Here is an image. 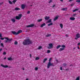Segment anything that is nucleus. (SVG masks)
<instances>
[{
	"mask_svg": "<svg viewBox=\"0 0 80 80\" xmlns=\"http://www.w3.org/2000/svg\"><path fill=\"white\" fill-rule=\"evenodd\" d=\"M33 43V41L30 40V39H28L24 40L23 42V45H30Z\"/></svg>",
	"mask_w": 80,
	"mask_h": 80,
	"instance_id": "1",
	"label": "nucleus"
},
{
	"mask_svg": "<svg viewBox=\"0 0 80 80\" xmlns=\"http://www.w3.org/2000/svg\"><path fill=\"white\" fill-rule=\"evenodd\" d=\"M52 60V58H50L49 60V62H48V64L47 65V68H50V66H54V65L53 64V63H51V62L50 61Z\"/></svg>",
	"mask_w": 80,
	"mask_h": 80,
	"instance_id": "2",
	"label": "nucleus"
},
{
	"mask_svg": "<svg viewBox=\"0 0 80 80\" xmlns=\"http://www.w3.org/2000/svg\"><path fill=\"white\" fill-rule=\"evenodd\" d=\"M22 32V31L21 30L18 31V32H17L14 31H11V32L12 33V34H13V35H18V34H19V33H20Z\"/></svg>",
	"mask_w": 80,
	"mask_h": 80,
	"instance_id": "3",
	"label": "nucleus"
},
{
	"mask_svg": "<svg viewBox=\"0 0 80 80\" xmlns=\"http://www.w3.org/2000/svg\"><path fill=\"white\" fill-rule=\"evenodd\" d=\"M22 14H19L18 15V16H16L15 17V18L16 20H20L21 18H22Z\"/></svg>",
	"mask_w": 80,
	"mask_h": 80,
	"instance_id": "4",
	"label": "nucleus"
},
{
	"mask_svg": "<svg viewBox=\"0 0 80 80\" xmlns=\"http://www.w3.org/2000/svg\"><path fill=\"white\" fill-rule=\"evenodd\" d=\"M4 38L5 39H6V40H8V41L9 42H10L12 40V38L9 39L8 38V37H4Z\"/></svg>",
	"mask_w": 80,
	"mask_h": 80,
	"instance_id": "5",
	"label": "nucleus"
},
{
	"mask_svg": "<svg viewBox=\"0 0 80 80\" xmlns=\"http://www.w3.org/2000/svg\"><path fill=\"white\" fill-rule=\"evenodd\" d=\"M49 47L48 48L49 49H51L52 48H53V44L52 43H50L49 44Z\"/></svg>",
	"mask_w": 80,
	"mask_h": 80,
	"instance_id": "6",
	"label": "nucleus"
},
{
	"mask_svg": "<svg viewBox=\"0 0 80 80\" xmlns=\"http://www.w3.org/2000/svg\"><path fill=\"white\" fill-rule=\"evenodd\" d=\"M34 25H35L33 24H30L29 25L27 26L26 27L28 28H30V27H34Z\"/></svg>",
	"mask_w": 80,
	"mask_h": 80,
	"instance_id": "7",
	"label": "nucleus"
},
{
	"mask_svg": "<svg viewBox=\"0 0 80 80\" xmlns=\"http://www.w3.org/2000/svg\"><path fill=\"white\" fill-rule=\"evenodd\" d=\"M1 67H4V68H8V65H4L3 64H1Z\"/></svg>",
	"mask_w": 80,
	"mask_h": 80,
	"instance_id": "8",
	"label": "nucleus"
},
{
	"mask_svg": "<svg viewBox=\"0 0 80 80\" xmlns=\"http://www.w3.org/2000/svg\"><path fill=\"white\" fill-rule=\"evenodd\" d=\"M75 18L73 17H71L70 18V20H72V21H74L75 20Z\"/></svg>",
	"mask_w": 80,
	"mask_h": 80,
	"instance_id": "9",
	"label": "nucleus"
},
{
	"mask_svg": "<svg viewBox=\"0 0 80 80\" xmlns=\"http://www.w3.org/2000/svg\"><path fill=\"white\" fill-rule=\"evenodd\" d=\"M76 37L77 38H80V34L79 33H77L76 35Z\"/></svg>",
	"mask_w": 80,
	"mask_h": 80,
	"instance_id": "10",
	"label": "nucleus"
},
{
	"mask_svg": "<svg viewBox=\"0 0 80 80\" xmlns=\"http://www.w3.org/2000/svg\"><path fill=\"white\" fill-rule=\"evenodd\" d=\"M25 8V6L24 4H22L21 5L22 9H24Z\"/></svg>",
	"mask_w": 80,
	"mask_h": 80,
	"instance_id": "11",
	"label": "nucleus"
},
{
	"mask_svg": "<svg viewBox=\"0 0 80 80\" xmlns=\"http://www.w3.org/2000/svg\"><path fill=\"white\" fill-rule=\"evenodd\" d=\"M45 25H46V24H45V23H44L41 25L40 27H41V28H42V27H43L44 26H45Z\"/></svg>",
	"mask_w": 80,
	"mask_h": 80,
	"instance_id": "12",
	"label": "nucleus"
},
{
	"mask_svg": "<svg viewBox=\"0 0 80 80\" xmlns=\"http://www.w3.org/2000/svg\"><path fill=\"white\" fill-rule=\"evenodd\" d=\"M64 50H65V48H61L59 49V52H62V51H63Z\"/></svg>",
	"mask_w": 80,
	"mask_h": 80,
	"instance_id": "13",
	"label": "nucleus"
},
{
	"mask_svg": "<svg viewBox=\"0 0 80 80\" xmlns=\"http://www.w3.org/2000/svg\"><path fill=\"white\" fill-rule=\"evenodd\" d=\"M50 19V17L46 16L45 18V20H48V19Z\"/></svg>",
	"mask_w": 80,
	"mask_h": 80,
	"instance_id": "14",
	"label": "nucleus"
},
{
	"mask_svg": "<svg viewBox=\"0 0 80 80\" xmlns=\"http://www.w3.org/2000/svg\"><path fill=\"white\" fill-rule=\"evenodd\" d=\"M46 23H52V19H50Z\"/></svg>",
	"mask_w": 80,
	"mask_h": 80,
	"instance_id": "15",
	"label": "nucleus"
},
{
	"mask_svg": "<svg viewBox=\"0 0 80 80\" xmlns=\"http://www.w3.org/2000/svg\"><path fill=\"white\" fill-rule=\"evenodd\" d=\"M8 60L10 61H12V60H13V59H12V58L11 57H10L8 58Z\"/></svg>",
	"mask_w": 80,
	"mask_h": 80,
	"instance_id": "16",
	"label": "nucleus"
},
{
	"mask_svg": "<svg viewBox=\"0 0 80 80\" xmlns=\"http://www.w3.org/2000/svg\"><path fill=\"white\" fill-rule=\"evenodd\" d=\"M58 18V17H55L54 18V21H55L56 20H57V19Z\"/></svg>",
	"mask_w": 80,
	"mask_h": 80,
	"instance_id": "17",
	"label": "nucleus"
},
{
	"mask_svg": "<svg viewBox=\"0 0 80 80\" xmlns=\"http://www.w3.org/2000/svg\"><path fill=\"white\" fill-rule=\"evenodd\" d=\"M42 20H43V19H38L37 20V22H41L42 21Z\"/></svg>",
	"mask_w": 80,
	"mask_h": 80,
	"instance_id": "18",
	"label": "nucleus"
},
{
	"mask_svg": "<svg viewBox=\"0 0 80 80\" xmlns=\"http://www.w3.org/2000/svg\"><path fill=\"white\" fill-rule=\"evenodd\" d=\"M19 10H20V9L19 8H17V7L15 9V10H16V11Z\"/></svg>",
	"mask_w": 80,
	"mask_h": 80,
	"instance_id": "19",
	"label": "nucleus"
},
{
	"mask_svg": "<svg viewBox=\"0 0 80 80\" xmlns=\"http://www.w3.org/2000/svg\"><path fill=\"white\" fill-rule=\"evenodd\" d=\"M60 47H61V45H59L56 47V48L57 49H58V48H60Z\"/></svg>",
	"mask_w": 80,
	"mask_h": 80,
	"instance_id": "20",
	"label": "nucleus"
},
{
	"mask_svg": "<svg viewBox=\"0 0 80 80\" xmlns=\"http://www.w3.org/2000/svg\"><path fill=\"white\" fill-rule=\"evenodd\" d=\"M51 35H51V34H48L46 36V37H50Z\"/></svg>",
	"mask_w": 80,
	"mask_h": 80,
	"instance_id": "21",
	"label": "nucleus"
},
{
	"mask_svg": "<svg viewBox=\"0 0 80 80\" xmlns=\"http://www.w3.org/2000/svg\"><path fill=\"white\" fill-rule=\"evenodd\" d=\"M11 21L12 22H13V23H14V22H15V20L14 19H11Z\"/></svg>",
	"mask_w": 80,
	"mask_h": 80,
	"instance_id": "22",
	"label": "nucleus"
},
{
	"mask_svg": "<svg viewBox=\"0 0 80 80\" xmlns=\"http://www.w3.org/2000/svg\"><path fill=\"white\" fill-rule=\"evenodd\" d=\"M47 58H46L44 59L43 60V62L45 63V61H47Z\"/></svg>",
	"mask_w": 80,
	"mask_h": 80,
	"instance_id": "23",
	"label": "nucleus"
},
{
	"mask_svg": "<svg viewBox=\"0 0 80 80\" xmlns=\"http://www.w3.org/2000/svg\"><path fill=\"white\" fill-rule=\"evenodd\" d=\"M60 27L61 28H63V24H62V23L60 24Z\"/></svg>",
	"mask_w": 80,
	"mask_h": 80,
	"instance_id": "24",
	"label": "nucleus"
},
{
	"mask_svg": "<svg viewBox=\"0 0 80 80\" xmlns=\"http://www.w3.org/2000/svg\"><path fill=\"white\" fill-rule=\"evenodd\" d=\"M62 10L64 11H65V10H67V8H63Z\"/></svg>",
	"mask_w": 80,
	"mask_h": 80,
	"instance_id": "25",
	"label": "nucleus"
},
{
	"mask_svg": "<svg viewBox=\"0 0 80 80\" xmlns=\"http://www.w3.org/2000/svg\"><path fill=\"white\" fill-rule=\"evenodd\" d=\"M78 9H76L74 10H73V12H76V11H78Z\"/></svg>",
	"mask_w": 80,
	"mask_h": 80,
	"instance_id": "26",
	"label": "nucleus"
},
{
	"mask_svg": "<svg viewBox=\"0 0 80 80\" xmlns=\"http://www.w3.org/2000/svg\"><path fill=\"white\" fill-rule=\"evenodd\" d=\"M42 48V47L41 46H40L38 48V50H40V49H41V48Z\"/></svg>",
	"mask_w": 80,
	"mask_h": 80,
	"instance_id": "27",
	"label": "nucleus"
},
{
	"mask_svg": "<svg viewBox=\"0 0 80 80\" xmlns=\"http://www.w3.org/2000/svg\"><path fill=\"white\" fill-rule=\"evenodd\" d=\"M17 2L16 0H13L12 1V2H13V3L14 4H15V2Z\"/></svg>",
	"mask_w": 80,
	"mask_h": 80,
	"instance_id": "28",
	"label": "nucleus"
},
{
	"mask_svg": "<svg viewBox=\"0 0 80 80\" xmlns=\"http://www.w3.org/2000/svg\"><path fill=\"white\" fill-rule=\"evenodd\" d=\"M53 25V23H51L50 24H49L48 25V26H50V25Z\"/></svg>",
	"mask_w": 80,
	"mask_h": 80,
	"instance_id": "29",
	"label": "nucleus"
},
{
	"mask_svg": "<svg viewBox=\"0 0 80 80\" xmlns=\"http://www.w3.org/2000/svg\"><path fill=\"white\" fill-rule=\"evenodd\" d=\"M39 59H40V58H39V57H37L36 58V59H35V60H39Z\"/></svg>",
	"mask_w": 80,
	"mask_h": 80,
	"instance_id": "30",
	"label": "nucleus"
},
{
	"mask_svg": "<svg viewBox=\"0 0 80 80\" xmlns=\"http://www.w3.org/2000/svg\"><path fill=\"white\" fill-rule=\"evenodd\" d=\"M76 80H80V77H78L76 78Z\"/></svg>",
	"mask_w": 80,
	"mask_h": 80,
	"instance_id": "31",
	"label": "nucleus"
},
{
	"mask_svg": "<svg viewBox=\"0 0 80 80\" xmlns=\"http://www.w3.org/2000/svg\"><path fill=\"white\" fill-rule=\"evenodd\" d=\"M61 47H62V48H65V45H62L61 46Z\"/></svg>",
	"mask_w": 80,
	"mask_h": 80,
	"instance_id": "32",
	"label": "nucleus"
},
{
	"mask_svg": "<svg viewBox=\"0 0 80 80\" xmlns=\"http://www.w3.org/2000/svg\"><path fill=\"white\" fill-rule=\"evenodd\" d=\"M14 44L15 45H17L18 44V42L17 41H15L14 42Z\"/></svg>",
	"mask_w": 80,
	"mask_h": 80,
	"instance_id": "33",
	"label": "nucleus"
},
{
	"mask_svg": "<svg viewBox=\"0 0 80 80\" xmlns=\"http://www.w3.org/2000/svg\"><path fill=\"white\" fill-rule=\"evenodd\" d=\"M9 4H12L13 3L11 2V1H9Z\"/></svg>",
	"mask_w": 80,
	"mask_h": 80,
	"instance_id": "34",
	"label": "nucleus"
},
{
	"mask_svg": "<svg viewBox=\"0 0 80 80\" xmlns=\"http://www.w3.org/2000/svg\"><path fill=\"white\" fill-rule=\"evenodd\" d=\"M1 47H4V46L3 45V43H1Z\"/></svg>",
	"mask_w": 80,
	"mask_h": 80,
	"instance_id": "35",
	"label": "nucleus"
},
{
	"mask_svg": "<svg viewBox=\"0 0 80 80\" xmlns=\"http://www.w3.org/2000/svg\"><path fill=\"white\" fill-rule=\"evenodd\" d=\"M38 67H35V70H38Z\"/></svg>",
	"mask_w": 80,
	"mask_h": 80,
	"instance_id": "36",
	"label": "nucleus"
},
{
	"mask_svg": "<svg viewBox=\"0 0 80 80\" xmlns=\"http://www.w3.org/2000/svg\"><path fill=\"white\" fill-rule=\"evenodd\" d=\"M76 2L78 3H80V0H77Z\"/></svg>",
	"mask_w": 80,
	"mask_h": 80,
	"instance_id": "37",
	"label": "nucleus"
},
{
	"mask_svg": "<svg viewBox=\"0 0 80 80\" xmlns=\"http://www.w3.org/2000/svg\"><path fill=\"white\" fill-rule=\"evenodd\" d=\"M47 53H50V50H47Z\"/></svg>",
	"mask_w": 80,
	"mask_h": 80,
	"instance_id": "38",
	"label": "nucleus"
},
{
	"mask_svg": "<svg viewBox=\"0 0 80 80\" xmlns=\"http://www.w3.org/2000/svg\"><path fill=\"white\" fill-rule=\"evenodd\" d=\"M6 54H7V53L6 52H3V55H6Z\"/></svg>",
	"mask_w": 80,
	"mask_h": 80,
	"instance_id": "39",
	"label": "nucleus"
},
{
	"mask_svg": "<svg viewBox=\"0 0 80 80\" xmlns=\"http://www.w3.org/2000/svg\"><path fill=\"white\" fill-rule=\"evenodd\" d=\"M63 65L64 67H66V66H67V64H66V63H64Z\"/></svg>",
	"mask_w": 80,
	"mask_h": 80,
	"instance_id": "40",
	"label": "nucleus"
},
{
	"mask_svg": "<svg viewBox=\"0 0 80 80\" xmlns=\"http://www.w3.org/2000/svg\"><path fill=\"white\" fill-rule=\"evenodd\" d=\"M4 39H5V38H0L1 40H4Z\"/></svg>",
	"mask_w": 80,
	"mask_h": 80,
	"instance_id": "41",
	"label": "nucleus"
},
{
	"mask_svg": "<svg viewBox=\"0 0 80 80\" xmlns=\"http://www.w3.org/2000/svg\"><path fill=\"white\" fill-rule=\"evenodd\" d=\"M51 2H52V0H50L48 2L49 3H50Z\"/></svg>",
	"mask_w": 80,
	"mask_h": 80,
	"instance_id": "42",
	"label": "nucleus"
},
{
	"mask_svg": "<svg viewBox=\"0 0 80 80\" xmlns=\"http://www.w3.org/2000/svg\"><path fill=\"white\" fill-rule=\"evenodd\" d=\"M30 13V11H28L27 13V14H29Z\"/></svg>",
	"mask_w": 80,
	"mask_h": 80,
	"instance_id": "43",
	"label": "nucleus"
},
{
	"mask_svg": "<svg viewBox=\"0 0 80 80\" xmlns=\"http://www.w3.org/2000/svg\"><path fill=\"white\" fill-rule=\"evenodd\" d=\"M3 2H2L1 3H0V5H2V4H3Z\"/></svg>",
	"mask_w": 80,
	"mask_h": 80,
	"instance_id": "44",
	"label": "nucleus"
},
{
	"mask_svg": "<svg viewBox=\"0 0 80 80\" xmlns=\"http://www.w3.org/2000/svg\"><path fill=\"white\" fill-rule=\"evenodd\" d=\"M55 5H54L52 6V8H54L55 7Z\"/></svg>",
	"mask_w": 80,
	"mask_h": 80,
	"instance_id": "45",
	"label": "nucleus"
},
{
	"mask_svg": "<svg viewBox=\"0 0 80 80\" xmlns=\"http://www.w3.org/2000/svg\"><path fill=\"white\" fill-rule=\"evenodd\" d=\"M77 15L76 14H73L72 17H75V15Z\"/></svg>",
	"mask_w": 80,
	"mask_h": 80,
	"instance_id": "46",
	"label": "nucleus"
},
{
	"mask_svg": "<svg viewBox=\"0 0 80 80\" xmlns=\"http://www.w3.org/2000/svg\"><path fill=\"white\" fill-rule=\"evenodd\" d=\"M73 5H74V4H71V6L72 7L73 6Z\"/></svg>",
	"mask_w": 80,
	"mask_h": 80,
	"instance_id": "47",
	"label": "nucleus"
},
{
	"mask_svg": "<svg viewBox=\"0 0 80 80\" xmlns=\"http://www.w3.org/2000/svg\"><path fill=\"white\" fill-rule=\"evenodd\" d=\"M8 40H6L5 41V42H6V43H7V42H8Z\"/></svg>",
	"mask_w": 80,
	"mask_h": 80,
	"instance_id": "48",
	"label": "nucleus"
},
{
	"mask_svg": "<svg viewBox=\"0 0 80 80\" xmlns=\"http://www.w3.org/2000/svg\"><path fill=\"white\" fill-rule=\"evenodd\" d=\"M2 37V34L0 33V37Z\"/></svg>",
	"mask_w": 80,
	"mask_h": 80,
	"instance_id": "49",
	"label": "nucleus"
},
{
	"mask_svg": "<svg viewBox=\"0 0 80 80\" xmlns=\"http://www.w3.org/2000/svg\"><path fill=\"white\" fill-rule=\"evenodd\" d=\"M78 38H75V40H78Z\"/></svg>",
	"mask_w": 80,
	"mask_h": 80,
	"instance_id": "50",
	"label": "nucleus"
},
{
	"mask_svg": "<svg viewBox=\"0 0 80 80\" xmlns=\"http://www.w3.org/2000/svg\"><path fill=\"white\" fill-rule=\"evenodd\" d=\"M78 50H80V48L79 47V46L78 47Z\"/></svg>",
	"mask_w": 80,
	"mask_h": 80,
	"instance_id": "51",
	"label": "nucleus"
},
{
	"mask_svg": "<svg viewBox=\"0 0 80 80\" xmlns=\"http://www.w3.org/2000/svg\"><path fill=\"white\" fill-rule=\"evenodd\" d=\"M80 45V42H79L78 44V45Z\"/></svg>",
	"mask_w": 80,
	"mask_h": 80,
	"instance_id": "52",
	"label": "nucleus"
},
{
	"mask_svg": "<svg viewBox=\"0 0 80 80\" xmlns=\"http://www.w3.org/2000/svg\"><path fill=\"white\" fill-rule=\"evenodd\" d=\"M2 48H0V52L2 51Z\"/></svg>",
	"mask_w": 80,
	"mask_h": 80,
	"instance_id": "53",
	"label": "nucleus"
},
{
	"mask_svg": "<svg viewBox=\"0 0 80 80\" xmlns=\"http://www.w3.org/2000/svg\"><path fill=\"white\" fill-rule=\"evenodd\" d=\"M66 37H68V34H66Z\"/></svg>",
	"mask_w": 80,
	"mask_h": 80,
	"instance_id": "54",
	"label": "nucleus"
},
{
	"mask_svg": "<svg viewBox=\"0 0 80 80\" xmlns=\"http://www.w3.org/2000/svg\"><path fill=\"white\" fill-rule=\"evenodd\" d=\"M60 70H62V67H61L60 68Z\"/></svg>",
	"mask_w": 80,
	"mask_h": 80,
	"instance_id": "55",
	"label": "nucleus"
},
{
	"mask_svg": "<svg viewBox=\"0 0 80 80\" xmlns=\"http://www.w3.org/2000/svg\"><path fill=\"white\" fill-rule=\"evenodd\" d=\"M30 57H32V55H31V54H30Z\"/></svg>",
	"mask_w": 80,
	"mask_h": 80,
	"instance_id": "56",
	"label": "nucleus"
},
{
	"mask_svg": "<svg viewBox=\"0 0 80 80\" xmlns=\"http://www.w3.org/2000/svg\"><path fill=\"white\" fill-rule=\"evenodd\" d=\"M71 66H73V65L71 64L70 65V67H71Z\"/></svg>",
	"mask_w": 80,
	"mask_h": 80,
	"instance_id": "57",
	"label": "nucleus"
},
{
	"mask_svg": "<svg viewBox=\"0 0 80 80\" xmlns=\"http://www.w3.org/2000/svg\"><path fill=\"white\" fill-rule=\"evenodd\" d=\"M72 0H69V2H72Z\"/></svg>",
	"mask_w": 80,
	"mask_h": 80,
	"instance_id": "58",
	"label": "nucleus"
},
{
	"mask_svg": "<svg viewBox=\"0 0 80 80\" xmlns=\"http://www.w3.org/2000/svg\"><path fill=\"white\" fill-rule=\"evenodd\" d=\"M61 2H63V0H60Z\"/></svg>",
	"mask_w": 80,
	"mask_h": 80,
	"instance_id": "59",
	"label": "nucleus"
},
{
	"mask_svg": "<svg viewBox=\"0 0 80 80\" xmlns=\"http://www.w3.org/2000/svg\"><path fill=\"white\" fill-rule=\"evenodd\" d=\"M75 48H73V50H75Z\"/></svg>",
	"mask_w": 80,
	"mask_h": 80,
	"instance_id": "60",
	"label": "nucleus"
},
{
	"mask_svg": "<svg viewBox=\"0 0 80 80\" xmlns=\"http://www.w3.org/2000/svg\"><path fill=\"white\" fill-rule=\"evenodd\" d=\"M6 58H4V60H5V59H6Z\"/></svg>",
	"mask_w": 80,
	"mask_h": 80,
	"instance_id": "61",
	"label": "nucleus"
},
{
	"mask_svg": "<svg viewBox=\"0 0 80 80\" xmlns=\"http://www.w3.org/2000/svg\"><path fill=\"white\" fill-rule=\"evenodd\" d=\"M32 6H33L32 5H31L30 6V7H32Z\"/></svg>",
	"mask_w": 80,
	"mask_h": 80,
	"instance_id": "62",
	"label": "nucleus"
},
{
	"mask_svg": "<svg viewBox=\"0 0 80 80\" xmlns=\"http://www.w3.org/2000/svg\"><path fill=\"white\" fill-rule=\"evenodd\" d=\"M26 80H28V79L27 78Z\"/></svg>",
	"mask_w": 80,
	"mask_h": 80,
	"instance_id": "63",
	"label": "nucleus"
},
{
	"mask_svg": "<svg viewBox=\"0 0 80 80\" xmlns=\"http://www.w3.org/2000/svg\"><path fill=\"white\" fill-rule=\"evenodd\" d=\"M79 13H80V11H79Z\"/></svg>",
	"mask_w": 80,
	"mask_h": 80,
	"instance_id": "64",
	"label": "nucleus"
}]
</instances>
